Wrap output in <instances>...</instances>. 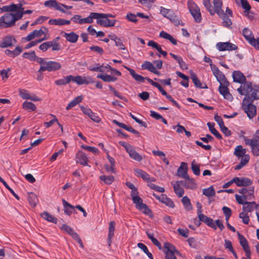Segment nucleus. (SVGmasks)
I'll return each instance as SVG.
<instances>
[{
	"label": "nucleus",
	"mask_w": 259,
	"mask_h": 259,
	"mask_svg": "<svg viewBox=\"0 0 259 259\" xmlns=\"http://www.w3.org/2000/svg\"><path fill=\"white\" fill-rule=\"evenodd\" d=\"M243 88L248 97L252 102L254 100L259 99V87L252 86L251 82H246L243 84Z\"/></svg>",
	"instance_id": "obj_1"
},
{
	"label": "nucleus",
	"mask_w": 259,
	"mask_h": 259,
	"mask_svg": "<svg viewBox=\"0 0 259 259\" xmlns=\"http://www.w3.org/2000/svg\"><path fill=\"white\" fill-rule=\"evenodd\" d=\"M244 140L245 144L250 147L252 155L259 157V137H254L252 139L244 137Z\"/></svg>",
	"instance_id": "obj_2"
},
{
	"label": "nucleus",
	"mask_w": 259,
	"mask_h": 259,
	"mask_svg": "<svg viewBox=\"0 0 259 259\" xmlns=\"http://www.w3.org/2000/svg\"><path fill=\"white\" fill-rule=\"evenodd\" d=\"M119 144L125 148L126 152L128 153L129 156L132 159L137 161H141L142 160V156L136 152L133 146L123 141H120Z\"/></svg>",
	"instance_id": "obj_3"
},
{
	"label": "nucleus",
	"mask_w": 259,
	"mask_h": 259,
	"mask_svg": "<svg viewBox=\"0 0 259 259\" xmlns=\"http://www.w3.org/2000/svg\"><path fill=\"white\" fill-rule=\"evenodd\" d=\"M12 13H7L0 17V29H5L14 26L15 24L13 19Z\"/></svg>",
	"instance_id": "obj_4"
},
{
	"label": "nucleus",
	"mask_w": 259,
	"mask_h": 259,
	"mask_svg": "<svg viewBox=\"0 0 259 259\" xmlns=\"http://www.w3.org/2000/svg\"><path fill=\"white\" fill-rule=\"evenodd\" d=\"M163 248L166 259H177L176 254H180V252L176 249V247L168 242L164 243Z\"/></svg>",
	"instance_id": "obj_5"
},
{
	"label": "nucleus",
	"mask_w": 259,
	"mask_h": 259,
	"mask_svg": "<svg viewBox=\"0 0 259 259\" xmlns=\"http://www.w3.org/2000/svg\"><path fill=\"white\" fill-rule=\"evenodd\" d=\"M217 15L223 20V25L224 26L229 27L232 24V21L229 17L233 16V13L228 7L227 8L225 12L223 10L220 13H218Z\"/></svg>",
	"instance_id": "obj_6"
},
{
	"label": "nucleus",
	"mask_w": 259,
	"mask_h": 259,
	"mask_svg": "<svg viewBox=\"0 0 259 259\" xmlns=\"http://www.w3.org/2000/svg\"><path fill=\"white\" fill-rule=\"evenodd\" d=\"M44 5L46 7L54 8L55 10L60 11L64 13H66V11L63 9V8L69 10L72 9V6H67L61 3H58L56 0L47 1L44 3Z\"/></svg>",
	"instance_id": "obj_7"
},
{
	"label": "nucleus",
	"mask_w": 259,
	"mask_h": 259,
	"mask_svg": "<svg viewBox=\"0 0 259 259\" xmlns=\"http://www.w3.org/2000/svg\"><path fill=\"white\" fill-rule=\"evenodd\" d=\"M61 67V64L59 62L49 61H47L45 66L40 67L38 72H41L45 71H48L49 72L56 71L60 69Z\"/></svg>",
	"instance_id": "obj_8"
},
{
	"label": "nucleus",
	"mask_w": 259,
	"mask_h": 259,
	"mask_svg": "<svg viewBox=\"0 0 259 259\" xmlns=\"http://www.w3.org/2000/svg\"><path fill=\"white\" fill-rule=\"evenodd\" d=\"M125 68L129 71L130 74L132 76L133 78L137 82H144L145 80H147L151 85L155 87L158 83L157 82L153 81L151 79L148 77H144L142 75L137 74L134 69L130 67H125Z\"/></svg>",
	"instance_id": "obj_9"
},
{
	"label": "nucleus",
	"mask_w": 259,
	"mask_h": 259,
	"mask_svg": "<svg viewBox=\"0 0 259 259\" xmlns=\"http://www.w3.org/2000/svg\"><path fill=\"white\" fill-rule=\"evenodd\" d=\"M133 201L136 204V208L140 211L143 212L146 214H149L151 213V210L148 206L143 203V200L139 196L133 197Z\"/></svg>",
	"instance_id": "obj_10"
},
{
	"label": "nucleus",
	"mask_w": 259,
	"mask_h": 259,
	"mask_svg": "<svg viewBox=\"0 0 259 259\" xmlns=\"http://www.w3.org/2000/svg\"><path fill=\"white\" fill-rule=\"evenodd\" d=\"M61 229L70 235L74 240H75L80 245L81 248L83 247V243L79 235L69 226L66 224H63L61 227Z\"/></svg>",
	"instance_id": "obj_11"
},
{
	"label": "nucleus",
	"mask_w": 259,
	"mask_h": 259,
	"mask_svg": "<svg viewBox=\"0 0 259 259\" xmlns=\"http://www.w3.org/2000/svg\"><path fill=\"white\" fill-rule=\"evenodd\" d=\"M245 99L243 100L242 104V109L244 112L247 114V116L249 119L253 118L256 114V106L251 103H248L246 105L245 103Z\"/></svg>",
	"instance_id": "obj_12"
},
{
	"label": "nucleus",
	"mask_w": 259,
	"mask_h": 259,
	"mask_svg": "<svg viewBox=\"0 0 259 259\" xmlns=\"http://www.w3.org/2000/svg\"><path fill=\"white\" fill-rule=\"evenodd\" d=\"M211 69L213 75L217 78V80L220 84H225L228 82L225 75L219 69V68L214 65L210 64Z\"/></svg>",
	"instance_id": "obj_13"
},
{
	"label": "nucleus",
	"mask_w": 259,
	"mask_h": 259,
	"mask_svg": "<svg viewBox=\"0 0 259 259\" xmlns=\"http://www.w3.org/2000/svg\"><path fill=\"white\" fill-rule=\"evenodd\" d=\"M70 78L71 79V81L75 82L78 85H82L84 84H88L94 82L92 78L91 77H85L84 76L82 77L80 75H77L74 76L70 75Z\"/></svg>",
	"instance_id": "obj_14"
},
{
	"label": "nucleus",
	"mask_w": 259,
	"mask_h": 259,
	"mask_svg": "<svg viewBox=\"0 0 259 259\" xmlns=\"http://www.w3.org/2000/svg\"><path fill=\"white\" fill-rule=\"evenodd\" d=\"M19 95L23 99L30 100L32 101L37 102L41 100V99L34 94H30L28 91L24 89H19Z\"/></svg>",
	"instance_id": "obj_15"
},
{
	"label": "nucleus",
	"mask_w": 259,
	"mask_h": 259,
	"mask_svg": "<svg viewBox=\"0 0 259 259\" xmlns=\"http://www.w3.org/2000/svg\"><path fill=\"white\" fill-rule=\"evenodd\" d=\"M181 175L182 178L185 179V181L184 184V186L185 188L190 189H194L196 188V184L195 182L194 179H191L189 177L188 173H186V169L184 170V171Z\"/></svg>",
	"instance_id": "obj_16"
},
{
	"label": "nucleus",
	"mask_w": 259,
	"mask_h": 259,
	"mask_svg": "<svg viewBox=\"0 0 259 259\" xmlns=\"http://www.w3.org/2000/svg\"><path fill=\"white\" fill-rule=\"evenodd\" d=\"M217 47L220 51L236 50L238 47L230 42H218Z\"/></svg>",
	"instance_id": "obj_17"
},
{
	"label": "nucleus",
	"mask_w": 259,
	"mask_h": 259,
	"mask_svg": "<svg viewBox=\"0 0 259 259\" xmlns=\"http://www.w3.org/2000/svg\"><path fill=\"white\" fill-rule=\"evenodd\" d=\"M229 85V82L225 84H222L220 85L219 91L220 93L222 95L224 98L228 100H232L233 97L230 93L228 87Z\"/></svg>",
	"instance_id": "obj_18"
},
{
	"label": "nucleus",
	"mask_w": 259,
	"mask_h": 259,
	"mask_svg": "<svg viewBox=\"0 0 259 259\" xmlns=\"http://www.w3.org/2000/svg\"><path fill=\"white\" fill-rule=\"evenodd\" d=\"M238 237L239 239L240 244L242 247L244 251H245L246 257L249 259L250 254H251V252L250 251V248L248 245V242L246 238L243 235H240L239 233Z\"/></svg>",
	"instance_id": "obj_19"
},
{
	"label": "nucleus",
	"mask_w": 259,
	"mask_h": 259,
	"mask_svg": "<svg viewBox=\"0 0 259 259\" xmlns=\"http://www.w3.org/2000/svg\"><path fill=\"white\" fill-rule=\"evenodd\" d=\"M16 42V40L13 36H7L5 37L0 41V48H5L11 47Z\"/></svg>",
	"instance_id": "obj_20"
},
{
	"label": "nucleus",
	"mask_w": 259,
	"mask_h": 259,
	"mask_svg": "<svg viewBox=\"0 0 259 259\" xmlns=\"http://www.w3.org/2000/svg\"><path fill=\"white\" fill-rule=\"evenodd\" d=\"M254 208L256 209V211L259 209V205L256 204L255 201H246L242 207L243 211L247 213L253 211Z\"/></svg>",
	"instance_id": "obj_21"
},
{
	"label": "nucleus",
	"mask_w": 259,
	"mask_h": 259,
	"mask_svg": "<svg viewBox=\"0 0 259 259\" xmlns=\"http://www.w3.org/2000/svg\"><path fill=\"white\" fill-rule=\"evenodd\" d=\"M235 184L238 187H247L250 186L252 184V181L248 178H238L234 177Z\"/></svg>",
	"instance_id": "obj_22"
},
{
	"label": "nucleus",
	"mask_w": 259,
	"mask_h": 259,
	"mask_svg": "<svg viewBox=\"0 0 259 259\" xmlns=\"http://www.w3.org/2000/svg\"><path fill=\"white\" fill-rule=\"evenodd\" d=\"M61 34L63 37H65L68 41L71 43L77 42L79 37V35L74 32L67 33L64 31H61Z\"/></svg>",
	"instance_id": "obj_23"
},
{
	"label": "nucleus",
	"mask_w": 259,
	"mask_h": 259,
	"mask_svg": "<svg viewBox=\"0 0 259 259\" xmlns=\"http://www.w3.org/2000/svg\"><path fill=\"white\" fill-rule=\"evenodd\" d=\"M76 162L81 165L85 166L88 165L89 161L87 154L82 151L78 152L76 156Z\"/></svg>",
	"instance_id": "obj_24"
},
{
	"label": "nucleus",
	"mask_w": 259,
	"mask_h": 259,
	"mask_svg": "<svg viewBox=\"0 0 259 259\" xmlns=\"http://www.w3.org/2000/svg\"><path fill=\"white\" fill-rule=\"evenodd\" d=\"M116 22H117L116 20H110L108 18H99L97 20V23L98 25L105 27L114 26Z\"/></svg>",
	"instance_id": "obj_25"
},
{
	"label": "nucleus",
	"mask_w": 259,
	"mask_h": 259,
	"mask_svg": "<svg viewBox=\"0 0 259 259\" xmlns=\"http://www.w3.org/2000/svg\"><path fill=\"white\" fill-rule=\"evenodd\" d=\"M233 78L235 82L243 83L246 82V77L240 71H234L233 73Z\"/></svg>",
	"instance_id": "obj_26"
},
{
	"label": "nucleus",
	"mask_w": 259,
	"mask_h": 259,
	"mask_svg": "<svg viewBox=\"0 0 259 259\" xmlns=\"http://www.w3.org/2000/svg\"><path fill=\"white\" fill-rule=\"evenodd\" d=\"M191 78L196 88L200 89H207V85L206 84H204V85H203L196 74L193 71H191Z\"/></svg>",
	"instance_id": "obj_27"
},
{
	"label": "nucleus",
	"mask_w": 259,
	"mask_h": 259,
	"mask_svg": "<svg viewBox=\"0 0 259 259\" xmlns=\"http://www.w3.org/2000/svg\"><path fill=\"white\" fill-rule=\"evenodd\" d=\"M71 20H67L63 19H51L49 21V24L50 25H55L59 26H63L65 25H69L70 24Z\"/></svg>",
	"instance_id": "obj_28"
},
{
	"label": "nucleus",
	"mask_w": 259,
	"mask_h": 259,
	"mask_svg": "<svg viewBox=\"0 0 259 259\" xmlns=\"http://www.w3.org/2000/svg\"><path fill=\"white\" fill-rule=\"evenodd\" d=\"M115 222L114 221H111L109 225L108 228V241L109 246H110V244L112 242V239L114 235V230L115 227Z\"/></svg>",
	"instance_id": "obj_29"
},
{
	"label": "nucleus",
	"mask_w": 259,
	"mask_h": 259,
	"mask_svg": "<svg viewBox=\"0 0 259 259\" xmlns=\"http://www.w3.org/2000/svg\"><path fill=\"white\" fill-rule=\"evenodd\" d=\"M166 18L168 19L171 22H172L176 26L181 25H184L183 22H181L179 20V18L176 15L172 10H171V13H170Z\"/></svg>",
	"instance_id": "obj_30"
},
{
	"label": "nucleus",
	"mask_w": 259,
	"mask_h": 259,
	"mask_svg": "<svg viewBox=\"0 0 259 259\" xmlns=\"http://www.w3.org/2000/svg\"><path fill=\"white\" fill-rule=\"evenodd\" d=\"M62 203L65 213L67 215H70L73 212V211H74V208L75 207L67 202L64 199H62Z\"/></svg>",
	"instance_id": "obj_31"
},
{
	"label": "nucleus",
	"mask_w": 259,
	"mask_h": 259,
	"mask_svg": "<svg viewBox=\"0 0 259 259\" xmlns=\"http://www.w3.org/2000/svg\"><path fill=\"white\" fill-rule=\"evenodd\" d=\"M100 18V13H96V12H91L90 13L89 16L85 18H83V24L85 23H92L93 22V20L97 19L98 20Z\"/></svg>",
	"instance_id": "obj_32"
},
{
	"label": "nucleus",
	"mask_w": 259,
	"mask_h": 259,
	"mask_svg": "<svg viewBox=\"0 0 259 259\" xmlns=\"http://www.w3.org/2000/svg\"><path fill=\"white\" fill-rule=\"evenodd\" d=\"M242 35L249 44L254 38L252 31L248 28H244L243 29Z\"/></svg>",
	"instance_id": "obj_33"
},
{
	"label": "nucleus",
	"mask_w": 259,
	"mask_h": 259,
	"mask_svg": "<svg viewBox=\"0 0 259 259\" xmlns=\"http://www.w3.org/2000/svg\"><path fill=\"white\" fill-rule=\"evenodd\" d=\"M97 77L106 82H115L117 79L116 77L107 74H98Z\"/></svg>",
	"instance_id": "obj_34"
},
{
	"label": "nucleus",
	"mask_w": 259,
	"mask_h": 259,
	"mask_svg": "<svg viewBox=\"0 0 259 259\" xmlns=\"http://www.w3.org/2000/svg\"><path fill=\"white\" fill-rule=\"evenodd\" d=\"M28 201L29 204L33 207H35L38 202L36 195L32 192L28 193Z\"/></svg>",
	"instance_id": "obj_35"
},
{
	"label": "nucleus",
	"mask_w": 259,
	"mask_h": 259,
	"mask_svg": "<svg viewBox=\"0 0 259 259\" xmlns=\"http://www.w3.org/2000/svg\"><path fill=\"white\" fill-rule=\"evenodd\" d=\"M246 153V150L243 148L241 145H238L235 148V151L234 152V154L238 157H244L247 154H245Z\"/></svg>",
	"instance_id": "obj_36"
},
{
	"label": "nucleus",
	"mask_w": 259,
	"mask_h": 259,
	"mask_svg": "<svg viewBox=\"0 0 259 259\" xmlns=\"http://www.w3.org/2000/svg\"><path fill=\"white\" fill-rule=\"evenodd\" d=\"M250 157L248 155H245L244 157L241 158L240 162L235 166V170H239L245 166L249 162Z\"/></svg>",
	"instance_id": "obj_37"
},
{
	"label": "nucleus",
	"mask_w": 259,
	"mask_h": 259,
	"mask_svg": "<svg viewBox=\"0 0 259 259\" xmlns=\"http://www.w3.org/2000/svg\"><path fill=\"white\" fill-rule=\"evenodd\" d=\"M83 99V97L82 96H77L73 100H72L66 106V109L67 110H69L75 106L76 105L80 103Z\"/></svg>",
	"instance_id": "obj_38"
},
{
	"label": "nucleus",
	"mask_w": 259,
	"mask_h": 259,
	"mask_svg": "<svg viewBox=\"0 0 259 259\" xmlns=\"http://www.w3.org/2000/svg\"><path fill=\"white\" fill-rule=\"evenodd\" d=\"M207 125L209 128V130L212 134H213L217 139L221 140L222 139V135L219 132L214 128V123L211 122H208Z\"/></svg>",
	"instance_id": "obj_39"
},
{
	"label": "nucleus",
	"mask_w": 259,
	"mask_h": 259,
	"mask_svg": "<svg viewBox=\"0 0 259 259\" xmlns=\"http://www.w3.org/2000/svg\"><path fill=\"white\" fill-rule=\"evenodd\" d=\"M25 2L24 0H21L19 1V3L17 4H15L16 6V8L14 9L15 10H17L18 9H20L22 12L23 15L24 14H30L32 13V11L28 10H24V8L23 7V5L25 4Z\"/></svg>",
	"instance_id": "obj_40"
},
{
	"label": "nucleus",
	"mask_w": 259,
	"mask_h": 259,
	"mask_svg": "<svg viewBox=\"0 0 259 259\" xmlns=\"http://www.w3.org/2000/svg\"><path fill=\"white\" fill-rule=\"evenodd\" d=\"M41 217L45 220L48 222L56 224L57 223V219L49 212L44 211L41 214Z\"/></svg>",
	"instance_id": "obj_41"
},
{
	"label": "nucleus",
	"mask_w": 259,
	"mask_h": 259,
	"mask_svg": "<svg viewBox=\"0 0 259 259\" xmlns=\"http://www.w3.org/2000/svg\"><path fill=\"white\" fill-rule=\"evenodd\" d=\"M181 201L184 205L185 209L187 211H190L192 210L193 207L191 203L190 199L187 196L183 197Z\"/></svg>",
	"instance_id": "obj_42"
},
{
	"label": "nucleus",
	"mask_w": 259,
	"mask_h": 259,
	"mask_svg": "<svg viewBox=\"0 0 259 259\" xmlns=\"http://www.w3.org/2000/svg\"><path fill=\"white\" fill-rule=\"evenodd\" d=\"M70 81L71 79L70 78V75H68L66 77H64L63 78L55 80V83L57 85H64L70 83Z\"/></svg>",
	"instance_id": "obj_43"
},
{
	"label": "nucleus",
	"mask_w": 259,
	"mask_h": 259,
	"mask_svg": "<svg viewBox=\"0 0 259 259\" xmlns=\"http://www.w3.org/2000/svg\"><path fill=\"white\" fill-rule=\"evenodd\" d=\"M213 10H215V14L220 13V12L223 11L222 10V0H213Z\"/></svg>",
	"instance_id": "obj_44"
},
{
	"label": "nucleus",
	"mask_w": 259,
	"mask_h": 259,
	"mask_svg": "<svg viewBox=\"0 0 259 259\" xmlns=\"http://www.w3.org/2000/svg\"><path fill=\"white\" fill-rule=\"evenodd\" d=\"M101 181L104 182L107 185H110L114 181V178L112 176L102 175L100 177Z\"/></svg>",
	"instance_id": "obj_45"
},
{
	"label": "nucleus",
	"mask_w": 259,
	"mask_h": 259,
	"mask_svg": "<svg viewBox=\"0 0 259 259\" xmlns=\"http://www.w3.org/2000/svg\"><path fill=\"white\" fill-rule=\"evenodd\" d=\"M203 4L211 15H214L215 14V10H213L210 0H203Z\"/></svg>",
	"instance_id": "obj_46"
},
{
	"label": "nucleus",
	"mask_w": 259,
	"mask_h": 259,
	"mask_svg": "<svg viewBox=\"0 0 259 259\" xmlns=\"http://www.w3.org/2000/svg\"><path fill=\"white\" fill-rule=\"evenodd\" d=\"M106 68L105 66H103V65H100V64H95L93 66H89L88 67V69L93 71H97V72H104L105 69Z\"/></svg>",
	"instance_id": "obj_47"
},
{
	"label": "nucleus",
	"mask_w": 259,
	"mask_h": 259,
	"mask_svg": "<svg viewBox=\"0 0 259 259\" xmlns=\"http://www.w3.org/2000/svg\"><path fill=\"white\" fill-rule=\"evenodd\" d=\"M22 107L25 110L35 111L36 107L34 104L32 102L25 101L22 104Z\"/></svg>",
	"instance_id": "obj_48"
},
{
	"label": "nucleus",
	"mask_w": 259,
	"mask_h": 259,
	"mask_svg": "<svg viewBox=\"0 0 259 259\" xmlns=\"http://www.w3.org/2000/svg\"><path fill=\"white\" fill-rule=\"evenodd\" d=\"M143 69L147 70L151 72L154 70L155 67L150 62L146 61L141 65Z\"/></svg>",
	"instance_id": "obj_49"
},
{
	"label": "nucleus",
	"mask_w": 259,
	"mask_h": 259,
	"mask_svg": "<svg viewBox=\"0 0 259 259\" xmlns=\"http://www.w3.org/2000/svg\"><path fill=\"white\" fill-rule=\"evenodd\" d=\"M134 171L138 176L141 177L144 181H147L148 178H149V175L141 169L136 168Z\"/></svg>",
	"instance_id": "obj_50"
},
{
	"label": "nucleus",
	"mask_w": 259,
	"mask_h": 259,
	"mask_svg": "<svg viewBox=\"0 0 259 259\" xmlns=\"http://www.w3.org/2000/svg\"><path fill=\"white\" fill-rule=\"evenodd\" d=\"M11 12H16V13L15 14L12 13V15L13 16L12 18L14 19V22L15 24L17 21L21 19L22 18V12L20 9H18L17 10L11 11Z\"/></svg>",
	"instance_id": "obj_51"
},
{
	"label": "nucleus",
	"mask_w": 259,
	"mask_h": 259,
	"mask_svg": "<svg viewBox=\"0 0 259 259\" xmlns=\"http://www.w3.org/2000/svg\"><path fill=\"white\" fill-rule=\"evenodd\" d=\"M190 13L196 23L201 22L202 19L200 10L191 12Z\"/></svg>",
	"instance_id": "obj_52"
},
{
	"label": "nucleus",
	"mask_w": 259,
	"mask_h": 259,
	"mask_svg": "<svg viewBox=\"0 0 259 259\" xmlns=\"http://www.w3.org/2000/svg\"><path fill=\"white\" fill-rule=\"evenodd\" d=\"M34 31L37 37L41 36L42 35H47L49 32L48 29L45 27L42 26L39 30H34Z\"/></svg>",
	"instance_id": "obj_53"
},
{
	"label": "nucleus",
	"mask_w": 259,
	"mask_h": 259,
	"mask_svg": "<svg viewBox=\"0 0 259 259\" xmlns=\"http://www.w3.org/2000/svg\"><path fill=\"white\" fill-rule=\"evenodd\" d=\"M16 8V6H15V4H12L10 5L3 6L2 8H0V14L5 12H11V11L15 10V8Z\"/></svg>",
	"instance_id": "obj_54"
},
{
	"label": "nucleus",
	"mask_w": 259,
	"mask_h": 259,
	"mask_svg": "<svg viewBox=\"0 0 259 259\" xmlns=\"http://www.w3.org/2000/svg\"><path fill=\"white\" fill-rule=\"evenodd\" d=\"M215 194V190L212 186L203 190V194L207 197L214 196Z\"/></svg>",
	"instance_id": "obj_55"
},
{
	"label": "nucleus",
	"mask_w": 259,
	"mask_h": 259,
	"mask_svg": "<svg viewBox=\"0 0 259 259\" xmlns=\"http://www.w3.org/2000/svg\"><path fill=\"white\" fill-rule=\"evenodd\" d=\"M242 7V8L245 10V13H247V14H246L245 15L246 16H248L249 18H250V16H249V11L251 9V7L249 5L248 2L247 0H240Z\"/></svg>",
	"instance_id": "obj_56"
},
{
	"label": "nucleus",
	"mask_w": 259,
	"mask_h": 259,
	"mask_svg": "<svg viewBox=\"0 0 259 259\" xmlns=\"http://www.w3.org/2000/svg\"><path fill=\"white\" fill-rule=\"evenodd\" d=\"M23 57L26 59H28L30 61H33L36 57V54L34 51H31L30 52H25L23 54Z\"/></svg>",
	"instance_id": "obj_57"
},
{
	"label": "nucleus",
	"mask_w": 259,
	"mask_h": 259,
	"mask_svg": "<svg viewBox=\"0 0 259 259\" xmlns=\"http://www.w3.org/2000/svg\"><path fill=\"white\" fill-rule=\"evenodd\" d=\"M254 188L253 186L250 187L249 188V191L247 193V194L246 195H243L244 199H246L247 200H252L254 199Z\"/></svg>",
	"instance_id": "obj_58"
},
{
	"label": "nucleus",
	"mask_w": 259,
	"mask_h": 259,
	"mask_svg": "<svg viewBox=\"0 0 259 259\" xmlns=\"http://www.w3.org/2000/svg\"><path fill=\"white\" fill-rule=\"evenodd\" d=\"M188 7L190 12L200 10L197 5L192 1L189 0L187 2Z\"/></svg>",
	"instance_id": "obj_59"
},
{
	"label": "nucleus",
	"mask_w": 259,
	"mask_h": 259,
	"mask_svg": "<svg viewBox=\"0 0 259 259\" xmlns=\"http://www.w3.org/2000/svg\"><path fill=\"white\" fill-rule=\"evenodd\" d=\"M185 168H186V173H187V171H188V164H187V163L185 162H181L180 166L178 169V175H179V177H182V175H181L184 171V170L185 169Z\"/></svg>",
	"instance_id": "obj_60"
},
{
	"label": "nucleus",
	"mask_w": 259,
	"mask_h": 259,
	"mask_svg": "<svg viewBox=\"0 0 259 259\" xmlns=\"http://www.w3.org/2000/svg\"><path fill=\"white\" fill-rule=\"evenodd\" d=\"M174 189L175 193L179 197H181L183 196L184 193V191L179 185H174Z\"/></svg>",
	"instance_id": "obj_61"
},
{
	"label": "nucleus",
	"mask_w": 259,
	"mask_h": 259,
	"mask_svg": "<svg viewBox=\"0 0 259 259\" xmlns=\"http://www.w3.org/2000/svg\"><path fill=\"white\" fill-rule=\"evenodd\" d=\"M239 217L242 219V222L244 224H248L249 222V217L247 213L241 212L239 213Z\"/></svg>",
	"instance_id": "obj_62"
},
{
	"label": "nucleus",
	"mask_w": 259,
	"mask_h": 259,
	"mask_svg": "<svg viewBox=\"0 0 259 259\" xmlns=\"http://www.w3.org/2000/svg\"><path fill=\"white\" fill-rule=\"evenodd\" d=\"M147 186L151 188V189H153L157 192L163 193L165 191L164 188L160 187L157 185H155L152 183H149L147 184Z\"/></svg>",
	"instance_id": "obj_63"
},
{
	"label": "nucleus",
	"mask_w": 259,
	"mask_h": 259,
	"mask_svg": "<svg viewBox=\"0 0 259 259\" xmlns=\"http://www.w3.org/2000/svg\"><path fill=\"white\" fill-rule=\"evenodd\" d=\"M191 168L194 175L196 176L200 175L199 166L195 163V160H193L191 163Z\"/></svg>",
	"instance_id": "obj_64"
}]
</instances>
